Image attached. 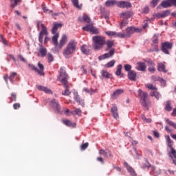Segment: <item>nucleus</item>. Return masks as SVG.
Returning <instances> with one entry per match:
<instances>
[{
	"mask_svg": "<svg viewBox=\"0 0 176 176\" xmlns=\"http://www.w3.org/2000/svg\"><path fill=\"white\" fill-rule=\"evenodd\" d=\"M93 47L95 50L102 49L105 45V37L101 36H95L92 38Z\"/></svg>",
	"mask_w": 176,
	"mask_h": 176,
	"instance_id": "nucleus-1",
	"label": "nucleus"
},
{
	"mask_svg": "<svg viewBox=\"0 0 176 176\" xmlns=\"http://www.w3.org/2000/svg\"><path fill=\"white\" fill-rule=\"evenodd\" d=\"M75 50H76V41L75 40H71L63 51V56H65L66 58H68Z\"/></svg>",
	"mask_w": 176,
	"mask_h": 176,
	"instance_id": "nucleus-2",
	"label": "nucleus"
},
{
	"mask_svg": "<svg viewBox=\"0 0 176 176\" xmlns=\"http://www.w3.org/2000/svg\"><path fill=\"white\" fill-rule=\"evenodd\" d=\"M138 94L140 97V103L142 104V107H144L145 109H149L148 107L151 105V102L148 101V98H149V95L146 92H144L142 90H138Z\"/></svg>",
	"mask_w": 176,
	"mask_h": 176,
	"instance_id": "nucleus-3",
	"label": "nucleus"
},
{
	"mask_svg": "<svg viewBox=\"0 0 176 176\" xmlns=\"http://www.w3.org/2000/svg\"><path fill=\"white\" fill-rule=\"evenodd\" d=\"M61 27H63L62 23H54V27L52 28V33L54 35L52 36V42L54 45H55V46L58 45V40L60 36V34L57 31H58V28H61Z\"/></svg>",
	"mask_w": 176,
	"mask_h": 176,
	"instance_id": "nucleus-4",
	"label": "nucleus"
},
{
	"mask_svg": "<svg viewBox=\"0 0 176 176\" xmlns=\"http://www.w3.org/2000/svg\"><path fill=\"white\" fill-rule=\"evenodd\" d=\"M134 32H141V29L134 28V27H129L126 29V32L121 33V38H130Z\"/></svg>",
	"mask_w": 176,
	"mask_h": 176,
	"instance_id": "nucleus-5",
	"label": "nucleus"
},
{
	"mask_svg": "<svg viewBox=\"0 0 176 176\" xmlns=\"http://www.w3.org/2000/svg\"><path fill=\"white\" fill-rule=\"evenodd\" d=\"M38 65L39 69L36 68L35 65L31 64H29V67L30 69H32V71H35V72H37L40 76H45V66H43V65L40 62L38 63Z\"/></svg>",
	"mask_w": 176,
	"mask_h": 176,
	"instance_id": "nucleus-6",
	"label": "nucleus"
},
{
	"mask_svg": "<svg viewBox=\"0 0 176 176\" xmlns=\"http://www.w3.org/2000/svg\"><path fill=\"white\" fill-rule=\"evenodd\" d=\"M171 6H176V0L162 1L157 6V9H162V8L167 9V8H171Z\"/></svg>",
	"mask_w": 176,
	"mask_h": 176,
	"instance_id": "nucleus-7",
	"label": "nucleus"
},
{
	"mask_svg": "<svg viewBox=\"0 0 176 176\" xmlns=\"http://www.w3.org/2000/svg\"><path fill=\"white\" fill-rule=\"evenodd\" d=\"M67 79H68V74H67V72H65V69L61 67L60 69V75L58 77V80L65 85V83H68V80H67Z\"/></svg>",
	"mask_w": 176,
	"mask_h": 176,
	"instance_id": "nucleus-8",
	"label": "nucleus"
},
{
	"mask_svg": "<svg viewBox=\"0 0 176 176\" xmlns=\"http://www.w3.org/2000/svg\"><path fill=\"white\" fill-rule=\"evenodd\" d=\"M173 49V43H168V42H164L162 43V51L163 53H165V54H170L169 50H171Z\"/></svg>",
	"mask_w": 176,
	"mask_h": 176,
	"instance_id": "nucleus-9",
	"label": "nucleus"
},
{
	"mask_svg": "<svg viewBox=\"0 0 176 176\" xmlns=\"http://www.w3.org/2000/svg\"><path fill=\"white\" fill-rule=\"evenodd\" d=\"M113 54H115V49H111L109 52V53H105L104 54L98 57V60L101 61V60H105V58H111V57H113Z\"/></svg>",
	"mask_w": 176,
	"mask_h": 176,
	"instance_id": "nucleus-10",
	"label": "nucleus"
},
{
	"mask_svg": "<svg viewBox=\"0 0 176 176\" xmlns=\"http://www.w3.org/2000/svg\"><path fill=\"white\" fill-rule=\"evenodd\" d=\"M118 8H120L121 9H129V8H131V3L125 1H117Z\"/></svg>",
	"mask_w": 176,
	"mask_h": 176,
	"instance_id": "nucleus-11",
	"label": "nucleus"
},
{
	"mask_svg": "<svg viewBox=\"0 0 176 176\" xmlns=\"http://www.w3.org/2000/svg\"><path fill=\"white\" fill-rule=\"evenodd\" d=\"M38 52L41 54V57H46V55L47 54V49H46L42 44H39Z\"/></svg>",
	"mask_w": 176,
	"mask_h": 176,
	"instance_id": "nucleus-12",
	"label": "nucleus"
},
{
	"mask_svg": "<svg viewBox=\"0 0 176 176\" xmlns=\"http://www.w3.org/2000/svg\"><path fill=\"white\" fill-rule=\"evenodd\" d=\"M128 78L129 80L135 82V80H137V73L133 70H131L128 72Z\"/></svg>",
	"mask_w": 176,
	"mask_h": 176,
	"instance_id": "nucleus-13",
	"label": "nucleus"
},
{
	"mask_svg": "<svg viewBox=\"0 0 176 176\" xmlns=\"http://www.w3.org/2000/svg\"><path fill=\"white\" fill-rule=\"evenodd\" d=\"M51 105L54 108V109H56L57 112H60V104H58V101L56 100L55 99L52 100L51 101Z\"/></svg>",
	"mask_w": 176,
	"mask_h": 176,
	"instance_id": "nucleus-14",
	"label": "nucleus"
},
{
	"mask_svg": "<svg viewBox=\"0 0 176 176\" xmlns=\"http://www.w3.org/2000/svg\"><path fill=\"white\" fill-rule=\"evenodd\" d=\"M108 36H114V38H122V33H116V32L107 31L105 32Z\"/></svg>",
	"mask_w": 176,
	"mask_h": 176,
	"instance_id": "nucleus-15",
	"label": "nucleus"
},
{
	"mask_svg": "<svg viewBox=\"0 0 176 176\" xmlns=\"http://www.w3.org/2000/svg\"><path fill=\"white\" fill-rule=\"evenodd\" d=\"M111 113L113 116L114 119H119V113H118V107H116V105H113L111 107Z\"/></svg>",
	"mask_w": 176,
	"mask_h": 176,
	"instance_id": "nucleus-16",
	"label": "nucleus"
},
{
	"mask_svg": "<svg viewBox=\"0 0 176 176\" xmlns=\"http://www.w3.org/2000/svg\"><path fill=\"white\" fill-rule=\"evenodd\" d=\"M36 87L38 90H39L40 91H44V93H46L47 94H50L52 93V90L42 85H37Z\"/></svg>",
	"mask_w": 176,
	"mask_h": 176,
	"instance_id": "nucleus-17",
	"label": "nucleus"
},
{
	"mask_svg": "<svg viewBox=\"0 0 176 176\" xmlns=\"http://www.w3.org/2000/svg\"><path fill=\"white\" fill-rule=\"evenodd\" d=\"M124 166L126 170L129 171V173H130L131 176H137V173H135L134 169H133V168H131V166H130L129 164H127V162L124 163Z\"/></svg>",
	"mask_w": 176,
	"mask_h": 176,
	"instance_id": "nucleus-18",
	"label": "nucleus"
},
{
	"mask_svg": "<svg viewBox=\"0 0 176 176\" xmlns=\"http://www.w3.org/2000/svg\"><path fill=\"white\" fill-rule=\"evenodd\" d=\"M136 69H138V71H142V72H144V71H145L146 69V65L144 63L138 62L137 63Z\"/></svg>",
	"mask_w": 176,
	"mask_h": 176,
	"instance_id": "nucleus-19",
	"label": "nucleus"
},
{
	"mask_svg": "<svg viewBox=\"0 0 176 176\" xmlns=\"http://www.w3.org/2000/svg\"><path fill=\"white\" fill-rule=\"evenodd\" d=\"M122 68H123V66L122 65H118L116 75H117V76H120V78H124V74L122 73Z\"/></svg>",
	"mask_w": 176,
	"mask_h": 176,
	"instance_id": "nucleus-20",
	"label": "nucleus"
},
{
	"mask_svg": "<svg viewBox=\"0 0 176 176\" xmlns=\"http://www.w3.org/2000/svg\"><path fill=\"white\" fill-rule=\"evenodd\" d=\"M63 85L65 89V90H64L62 92L63 96H69V94H71V92L69 91V89L68 87V82H65V84L63 83Z\"/></svg>",
	"mask_w": 176,
	"mask_h": 176,
	"instance_id": "nucleus-21",
	"label": "nucleus"
},
{
	"mask_svg": "<svg viewBox=\"0 0 176 176\" xmlns=\"http://www.w3.org/2000/svg\"><path fill=\"white\" fill-rule=\"evenodd\" d=\"M68 40V37H67V35H63L59 43V47L61 49L64 45L67 43V41Z\"/></svg>",
	"mask_w": 176,
	"mask_h": 176,
	"instance_id": "nucleus-22",
	"label": "nucleus"
},
{
	"mask_svg": "<svg viewBox=\"0 0 176 176\" xmlns=\"http://www.w3.org/2000/svg\"><path fill=\"white\" fill-rule=\"evenodd\" d=\"M165 138L166 140V144H167L168 148H170V149H173V140H171V138H170V135H166L165 136Z\"/></svg>",
	"mask_w": 176,
	"mask_h": 176,
	"instance_id": "nucleus-23",
	"label": "nucleus"
},
{
	"mask_svg": "<svg viewBox=\"0 0 176 176\" xmlns=\"http://www.w3.org/2000/svg\"><path fill=\"white\" fill-rule=\"evenodd\" d=\"M118 1H116V0H107L105 2V6H107V8H109L111 6H115V5L117 6Z\"/></svg>",
	"mask_w": 176,
	"mask_h": 176,
	"instance_id": "nucleus-24",
	"label": "nucleus"
},
{
	"mask_svg": "<svg viewBox=\"0 0 176 176\" xmlns=\"http://www.w3.org/2000/svg\"><path fill=\"white\" fill-rule=\"evenodd\" d=\"M157 69L160 72H164L165 74L167 72V70L166 69V65H164L163 63H158Z\"/></svg>",
	"mask_w": 176,
	"mask_h": 176,
	"instance_id": "nucleus-25",
	"label": "nucleus"
},
{
	"mask_svg": "<svg viewBox=\"0 0 176 176\" xmlns=\"http://www.w3.org/2000/svg\"><path fill=\"white\" fill-rule=\"evenodd\" d=\"M72 2L75 8L80 10L82 9V4H79V0H72Z\"/></svg>",
	"mask_w": 176,
	"mask_h": 176,
	"instance_id": "nucleus-26",
	"label": "nucleus"
},
{
	"mask_svg": "<svg viewBox=\"0 0 176 176\" xmlns=\"http://www.w3.org/2000/svg\"><path fill=\"white\" fill-rule=\"evenodd\" d=\"M81 52L84 54H90V50L87 48V46L86 45H83L81 47Z\"/></svg>",
	"mask_w": 176,
	"mask_h": 176,
	"instance_id": "nucleus-27",
	"label": "nucleus"
},
{
	"mask_svg": "<svg viewBox=\"0 0 176 176\" xmlns=\"http://www.w3.org/2000/svg\"><path fill=\"white\" fill-rule=\"evenodd\" d=\"M150 96L151 97H155L157 100H159V98L162 97V95H160L159 92L156 91L150 92Z\"/></svg>",
	"mask_w": 176,
	"mask_h": 176,
	"instance_id": "nucleus-28",
	"label": "nucleus"
},
{
	"mask_svg": "<svg viewBox=\"0 0 176 176\" xmlns=\"http://www.w3.org/2000/svg\"><path fill=\"white\" fill-rule=\"evenodd\" d=\"M122 93H123V89H118L113 94L111 97L112 98H116V97H119Z\"/></svg>",
	"mask_w": 176,
	"mask_h": 176,
	"instance_id": "nucleus-29",
	"label": "nucleus"
},
{
	"mask_svg": "<svg viewBox=\"0 0 176 176\" xmlns=\"http://www.w3.org/2000/svg\"><path fill=\"white\" fill-rule=\"evenodd\" d=\"M114 43H115L113 42V41H109V40H108V41H105V45H107V48L106 49V50H108L112 48L113 46V45H114Z\"/></svg>",
	"mask_w": 176,
	"mask_h": 176,
	"instance_id": "nucleus-30",
	"label": "nucleus"
},
{
	"mask_svg": "<svg viewBox=\"0 0 176 176\" xmlns=\"http://www.w3.org/2000/svg\"><path fill=\"white\" fill-rule=\"evenodd\" d=\"M115 63H116V60H112L109 61V63H107L104 65V67H105V68H112V67H113V65H115Z\"/></svg>",
	"mask_w": 176,
	"mask_h": 176,
	"instance_id": "nucleus-31",
	"label": "nucleus"
},
{
	"mask_svg": "<svg viewBox=\"0 0 176 176\" xmlns=\"http://www.w3.org/2000/svg\"><path fill=\"white\" fill-rule=\"evenodd\" d=\"M63 123L65 124V126H68L69 127H72L74 126V124L69 120H63Z\"/></svg>",
	"mask_w": 176,
	"mask_h": 176,
	"instance_id": "nucleus-32",
	"label": "nucleus"
},
{
	"mask_svg": "<svg viewBox=\"0 0 176 176\" xmlns=\"http://www.w3.org/2000/svg\"><path fill=\"white\" fill-rule=\"evenodd\" d=\"M10 100V103L13 102V101H16L17 100V94L16 93H12L11 94V97L9 98Z\"/></svg>",
	"mask_w": 176,
	"mask_h": 176,
	"instance_id": "nucleus-33",
	"label": "nucleus"
},
{
	"mask_svg": "<svg viewBox=\"0 0 176 176\" xmlns=\"http://www.w3.org/2000/svg\"><path fill=\"white\" fill-rule=\"evenodd\" d=\"M165 109L170 112L171 109H173V107H171V102L167 101L165 105Z\"/></svg>",
	"mask_w": 176,
	"mask_h": 176,
	"instance_id": "nucleus-34",
	"label": "nucleus"
},
{
	"mask_svg": "<svg viewBox=\"0 0 176 176\" xmlns=\"http://www.w3.org/2000/svg\"><path fill=\"white\" fill-rule=\"evenodd\" d=\"M102 76H103V78H106L107 79H109L111 74L107 72V70H102Z\"/></svg>",
	"mask_w": 176,
	"mask_h": 176,
	"instance_id": "nucleus-35",
	"label": "nucleus"
},
{
	"mask_svg": "<svg viewBox=\"0 0 176 176\" xmlns=\"http://www.w3.org/2000/svg\"><path fill=\"white\" fill-rule=\"evenodd\" d=\"M146 87L147 89H148L149 90H157V88L156 87V86H155L151 83L146 84Z\"/></svg>",
	"mask_w": 176,
	"mask_h": 176,
	"instance_id": "nucleus-36",
	"label": "nucleus"
},
{
	"mask_svg": "<svg viewBox=\"0 0 176 176\" xmlns=\"http://www.w3.org/2000/svg\"><path fill=\"white\" fill-rule=\"evenodd\" d=\"M170 12L169 10H166L164 11L163 12L161 13L162 18L164 19V17H167V16H170Z\"/></svg>",
	"mask_w": 176,
	"mask_h": 176,
	"instance_id": "nucleus-37",
	"label": "nucleus"
},
{
	"mask_svg": "<svg viewBox=\"0 0 176 176\" xmlns=\"http://www.w3.org/2000/svg\"><path fill=\"white\" fill-rule=\"evenodd\" d=\"M47 60H48L49 63H52L54 61V57L50 53L47 54Z\"/></svg>",
	"mask_w": 176,
	"mask_h": 176,
	"instance_id": "nucleus-38",
	"label": "nucleus"
},
{
	"mask_svg": "<svg viewBox=\"0 0 176 176\" xmlns=\"http://www.w3.org/2000/svg\"><path fill=\"white\" fill-rule=\"evenodd\" d=\"M74 99L78 104H80V97H79V95H78V93L74 94Z\"/></svg>",
	"mask_w": 176,
	"mask_h": 176,
	"instance_id": "nucleus-39",
	"label": "nucleus"
},
{
	"mask_svg": "<svg viewBox=\"0 0 176 176\" xmlns=\"http://www.w3.org/2000/svg\"><path fill=\"white\" fill-rule=\"evenodd\" d=\"M11 2H13L14 1V3H11V8H16V6H17V5H19V3H20V2H21V0H10Z\"/></svg>",
	"mask_w": 176,
	"mask_h": 176,
	"instance_id": "nucleus-40",
	"label": "nucleus"
},
{
	"mask_svg": "<svg viewBox=\"0 0 176 176\" xmlns=\"http://www.w3.org/2000/svg\"><path fill=\"white\" fill-rule=\"evenodd\" d=\"M151 167V164L148 162V160H146L145 163L142 164V168H149Z\"/></svg>",
	"mask_w": 176,
	"mask_h": 176,
	"instance_id": "nucleus-41",
	"label": "nucleus"
},
{
	"mask_svg": "<svg viewBox=\"0 0 176 176\" xmlns=\"http://www.w3.org/2000/svg\"><path fill=\"white\" fill-rule=\"evenodd\" d=\"M159 2H160V0H152L151 2V8H155Z\"/></svg>",
	"mask_w": 176,
	"mask_h": 176,
	"instance_id": "nucleus-42",
	"label": "nucleus"
},
{
	"mask_svg": "<svg viewBox=\"0 0 176 176\" xmlns=\"http://www.w3.org/2000/svg\"><path fill=\"white\" fill-rule=\"evenodd\" d=\"M40 34H43V35H47V28H46L45 25L41 28V31L40 32Z\"/></svg>",
	"mask_w": 176,
	"mask_h": 176,
	"instance_id": "nucleus-43",
	"label": "nucleus"
},
{
	"mask_svg": "<svg viewBox=\"0 0 176 176\" xmlns=\"http://www.w3.org/2000/svg\"><path fill=\"white\" fill-rule=\"evenodd\" d=\"M166 122L168 123V124H169V126H171L172 127H173L174 129H176V124L175 123H174L169 119H166Z\"/></svg>",
	"mask_w": 176,
	"mask_h": 176,
	"instance_id": "nucleus-44",
	"label": "nucleus"
},
{
	"mask_svg": "<svg viewBox=\"0 0 176 176\" xmlns=\"http://www.w3.org/2000/svg\"><path fill=\"white\" fill-rule=\"evenodd\" d=\"M92 27H93V25H87L85 27L82 28V30L84 31H89L91 32Z\"/></svg>",
	"mask_w": 176,
	"mask_h": 176,
	"instance_id": "nucleus-45",
	"label": "nucleus"
},
{
	"mask_svg": "<svg viewBox=\"0 0 176 176\" xmlns=\"http://www.w3.org/2000/svg\"><path fill=\"white\" fill-rule=\"evenodd\" d=\"M15 76H17V73L16 72L12 73V74L9 76V80L10 82H12V83H13V79H14Z\"/></svg>",
	"mask_w": 176,
	"mask_h": 176,
	"instance_id": "nucleus-46",
	"label": "nucleus"
},
{
	"mask_svg": "<svg viewBox=\"0 0 176 176\" xmlns=\"http://www.w3.org/2000/svg\"><path fill=\"white\" fill-rule=\"evenodd\" d=\"M121 16H123L124 19H130L131 17L130 12H123L121 14Z\"/></svg>",
	"mask_w": 176,
	"mask_h": 176,
	"instance_id": "nucleus-47",
	"label": "nucleus"
},
{
	"mask_svg": "<svg viewBox=\"0 0 176 176\" xmlns=\"http://www.w3.org/2000/svg\"><path fill=\"white\" fill-rule=\"evenodd\" d=\"M127 24H129V21L127 20H124L121 22L120 23V28H123V27H126V25H127Z\"/></svg>",
	"mask_w": 176,
	"mask_h": 176,
	"instance_id": "nucleus-48",
	"label": "nucleus"
},
{
	"mask_svg": "<svg viewBox=\"0 0 176 176\" xmlns=\"http://www.w3.org/2000/svg\"><path fill=\"white\" fill-rule=\"evenodd\" d=\"M124 68L127 72H130V71H131V66L129 64L124 65Z\"/></svg>",
	"mask_w": 176,
	"mask_h": 176,
	"instance_id": "nucleus-49",
	"label": "nucleus"
},
{
	"mask_svg": "<svg viewBox=\"0 0 176 176\" xmlns=\"http://www.w3.org/2000/svg\"><path fill=\"white\" fill-rule=\"evenodd\" d=\"M83 21L89 24V23H90V18L87 15H84Z\"/></svg>",
	"mask_w": 176,
	"mask_h": 176,
	"instance_id": "nucleus-50",
	"label": "nucleus"
},
{
	"mask_svg": "<svg viewBox=\"0 0 176 176\" xmlns=\"http://www.w3.org/2000/svg\"><path fill=\"white\" fill-rule=\"evenodd\" d=\"M88 146H89V143L86 142L81 145L80 149H81V151H85Z\"/></svg>",
	"mask_w": 176,
	"mask_h": 176,
	"instance_id": "nucleus-51",
	"label": "nucleus"
},
{
	"mask_svg": "<svg viewBox=\"0 0 176 176\" xmlns=\"http://www.w3.org/2000/svg\"><path fill=\"white\" fill-rule=\"evenodd\" d=\"M91 32H92V34H98L99 31L98 29L92 25V28H91Z\"/></svg>",
	"mask_w": 176,
	"mask_h": 176,
	"instance_id": "nucleus-52",
	"label": "nucleus"
},
{
	"mask_svg": "<svg viewBox=\"0 0 176 176\" xmlns=\"http://www.w3.org/2000/svg\"><path fill=\"white\" fill-rule=\"evenodd\" d=\"M43 35L42 33H39V36H38V41L40 42L41 45H42V42H43Z\"/></svg>",
	"mask_w": 176,
	"mask_h": 176,
	"instance_id": "nucleus-53",
	"label": "nucleus"
},
{
	"mask_svg": "<svg viewBox=\"0 0 176 176\" xmlns=\"http://www.w3.org/2000/svg\"><path fill=\"white\" fill-rule=\"evenodd\" d=\"M106 157H112V152H111V151H106Z\"/></svg>",
	"mask_w": 176,
	"mask_h": 176,
	"instance_id": "nucleus-54",
	"label": "nucleus"
},
{
	"mask_svg": "<svg viewBox=\"0 0 176 176\" xmlns=\"http://www.w3.org/2000/svg\"><path fill=\"white\" fill-rule=\"evenodd\" d=\"M1 42L3 45H8V41L3 38V36L1 35Z\"/></svg>",
	"mask_w": 176,
	"mask_h": 176,
	"instance_id": "nucleus-55",
	"label": "nucleus"
},
{
	"mask_svg": "<svg viewBox=\"0 0 176 176\" xmlns=\"http://www.w3.org/2000/svg\"><path fill=\"white\" fill-rule=\"evenodd\" d=\"M74 113L76 115H78L79 116L82 113V111H80V109H75Z\"/></svg>",
	"mask_w": 176,
	"mask_h": 176,
	"instance_id": "nucleus-56",
	"label": "nucleus"
},
{
	"mask_svg": "<svg viewBox=\"0 0 176 176\" xmlns=\"http://www.w3.org/2000/svg\"><path fill=\"white\" fill-rule=\"evenodd\" d=\"M20 107H21L20 103H15L13 104L14 109H19V108H20Z\"/></svg>",
	"mask_w": 176,
	"mask_h": 176,
	"instance_id": "nucleus-57",
	"label": "nucleus"
},
{
	"mask_svg": "<svg viewBox=\"0 0 176 176\" xmlns=\"http://www.w3.org/2000/svg\"><path fill=\"white\" fill-rule=\"evenodd\" d=\"M170 151H171L172 155H173L175 159H176V151L174 149V148H170Z\"/></svg>",
	"mask_w": 176,
	"mask_h": 176,
	"instance_id": "nucleus-58",
	"label": "nucleus"
},
{
	"mask_svg": "<svg viewBox=\"0 0 176 176\" xmlns=\"http://www.w3.org/2000/svg\"><path fill=\"white\" fill-rule=\"evenodd\" d=\"M154 17H156L157 19H163L162 17V13L154 14Z\"/></svg>",
	"mask_w": 176,
	"mask_h": 176,
	"instance_id": "nucleus-59",
	"label": "nucleus"
},
{
	"mask_svg": "<svg viewBox=\"0 0 176 176\" xmlns=\"http://www.w3.org/2000/svg\"><path fill=\"white\" fill-rule=\"evenodd\" d=\"M149 72H155L156 71V69H155V66H151L148 67Z\"/></svg>",
	"mask_w": 176,
	"mask_h": 176,
	"instance_id": "nucleus-60",
	"label": "nucleus"
},
{
	"mask_svg": "<svg viewBox=\"0 0 176 176\" xmlns=\"http://www.w3.org/2000/svg\"><path fill=\"white\" fill-rule=\"evenodd\" d=\"M152 79L154 82H157V80H160V77L153 76H152Z\"/></svg>",
	"mask_w": 176,
	"mask_h": 176,
	"instance_id": "nucleus-61",
	"label": "nucleus"
},
{
	"mask_svg": "<svg viewBox=\"0 0 176 176\" xmlns=\"http://www.w3.org/2000/svg\"><path fill=\"white\" fill-rule=\"evenodd\" d=\"M147 64H148L149 65H151V67H155V63H153V61L152 60H147Z\"/></svg>",
	"mask_w": 176,
	"mask_h": 176,
	"instance_id": "nucleus-62",
	"label": "nucleus"
},
{
	"mask_svg": "<svg viewBox=\"0 0 176 176\" xmlns=\"http://www.w3.org/2000/svg\"><path fill=\"white\" fill-rule=\"evenodd\" d=\"M153 134H154V136L155 137V138H159L160 134L157 131H154Z\"/></svg>",
	"mask_w": 176,
	"mask_h": 176,
	"instance_id": "nucleus-63",
	"label": "nucleus"
},
{
	"mask_svg": "<svg viewBox=\"0 0 176 176\" xmlns=\"http://www.w3.org/2000/svg\"><path fill=\"white\" fill-rule=\"evenodd\" d=\"M44 26V25H43V23H42V22H41V21H38L37 22V28H39V27H43Z\"/></svg>",
	"mask_w": 176,
	"mask_h": 176,
	"instance_id": "nucleus-64",
	"label": "nucleus"
}]
</instances>
